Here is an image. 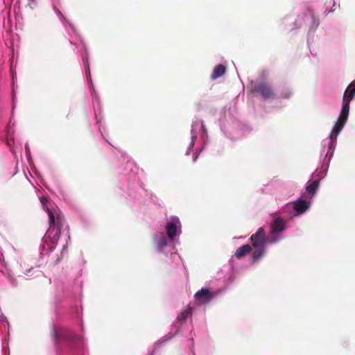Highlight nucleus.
<instances>
[{
	"mask_svg": "<svg viewBox=\"0 0 355 355\" xmlns=\"http://www.w3.org/2000/svg\"><path fill=\"white\" fill-rule=\"evenodd\" d=\"M178 223H179V219L178 218H175L166 224V234L171 240H173L176 236Z\"/></svg>",
	"mask_w": 355,
	"mask_h": 355,
	"instance_id": "7",
	"label": "nucleus"
},
{
	"mask_svg": "<svg viewBox=\"0 0 355 355\" xmlns=\"http://www.w3.org/2000/svg\"><path fill=\"white\" fill-rule=\"evenodd\" d=\"M167 245V239L166 236L164 234V233H160L159 234V239L157 242V248L161 250L164 247H165Z\"/></svg>",
	"mask_w": 355,
	"mask_h": 355,
	"instance_id": "14",
	"label": "nucleus"
},
{
	"mask_svg": "<svg viewBox=\"0 0 355 355\" xmlns=\"http://www.w3.org/2000/svg\"><path fill=\"white\" fill-rule=\"evenodd\" d=\"M250 240L254 248L252 258L254 261H257L265 253V245L267 239L264 229L259 227L256 233L251 236Z\"/></svg>",
	"mask_w": 355,
	"mask_h": 355,
	"instance_id": "2",
	"label": "nucleus"
},
{
	"mask_svg": "<svg viewBox=\"0 0 355 355\" xmlns=\"http://www.w3.org/2000/svg\"><path fill=\"white\" fill-rule=\"evenodd\" d=\"M320 185V180H315L306 187V193L311 198L317 192Z\"/></svg>",
	"mask_w": 355,
	"mask_h": 355,
	"instance_id": "12",
	"label": "nucleus"
},
{
	"mask_svg": "<svg viewBox=\"0 0 355 355\" xmlns=\"http://www.w3.org/2000/svg\"><path fill=\"white\" fill-rule=\"evenodd\" d=\"M47 214L49 220V227L46 232L44 240L47 243L48 240L51 243L49 248H54L58 241L60 235L61 230L65 223L64 216L58 211L51 210L47 208Z\"/></svg>",
	"mask_w": 355,
	"mask_h": 355,
	"instance_id": "1",
	"label": "nucleus"
},
{
	"mask_svg": "<svg viewBox=\"0 0 355 355\" xmlns=\"http://www.w3.org/2000/svg\"><path fill=\"white\" fill-rule=\"evenodd\" d=\"M355 81L352 82L346 89L343 98V106L340 113L339 118L338 120L347 122L349 111V103L353 99L355 95Z\"/></svg>",
	"mask_w": 355,
	"mask_h": 355,
	"instance_id": "3",
	"label": "nucleus"
},
{
	"mask_svg": "<svg viewBox=\"0 0 355 355\" xmlns=\"http://www.w3.org/2000/svg\"><path fill=\"white\" fill-rule=\"evenodd\" d=\"M251 91L266 100L274 99L276 97L274 89L271 85L267 82L262 81L254 84Z\"/></svg>",
	"mask_w": 355,
	"mask_h": 355,
	"instance_id": "4",
	"label": "nucleus"
},
{
	"mask_svg": "<svg viewBox=\"0 0 355 355\" xmlns=\"http://www.w3.org/2000/svg\"><path fill=\"white\" fill-rule=\"evenodd\" d=\"M189 313H190V309H184L180 313V314L178 315L177 320L179 321L184 322L187 320Z\"/></svg>",
	"mask_w": 355,
	"mask_h": 355,
	"instance_id": "15",
	"label": "nucleus"
},
{
	"mask_svg": "<svg viewBox=\"0 0 355 355\" xmlns=\"http://www.w3.org/2000/svg\"><path fill=\"white\" fill-rule=\"evenodd\" d=\"M309 206L308 202L302 199H298L293 203V208L298 213H304L309 208Z\"/></svg>",
	"mask_w": 355,
	"mask_h": 355,
	"instance_id": "10",
	"label": "nucleus"
},
{
	"mask_svg": "<svg viewBox=\"0 0 355 355\" xmlns=\"http://www.w3.org/2000/svg\"><path fill=\"white\" fill-rule=\"evenodd\" d=\"M311 19L313 21V24L311 25V28L315 29L319 25V20L318 18L314 16L313 15H311Z\"/></svg>",
	"mask_w": 355,
	"mask_h": 355,
	"instance_id": "17",
	"label": "nucleus"
},
{
	"mask_svg": "<svg viewBox=\"0 0 355 355\" xmlns=\"http://www.w3.org/2000/svg\"><path fill=\"white\" fill-rule=\"evenodd\" d=\"M291 95V92H286L284 94H283V97L284 98H289Z\"/></svg>",
	"mask_w": 355,
	"mask_h": 355,
	"instance_id": "18",
	"label": "nucleus"
},
{
	"mask_svg": "<svg viewBox=\"0 0 355 355\" xmlns=\"http://www.w3.org/2000/svg\"><path fill=\"white\" fill-rule=\"evenodd\" d=\"M251 250L252 246L249 244H245L239 247L235 252L234 255L236 258L241 259L250 253Z\"/></svg>",
	"mask_w": 355,
	"mask_h": 355,
	"instance_id": "11",
	"label": "nucleus"
},
{
	"mask_svg": "<svg viewBox=\"0 0 355 355\" xmlns=\"http://www.w3.org/2000/svg\"><path fill=\"white\" fill-rule=\"evenodd\" d=\"M52 336L55 343L60 342H73L78 337L70 330L63 327H55L53 329Z\"/></svg>",
	"mask_w": 355,
	"mask_h": 355,
	"instance_id": "5",
	"label": "nucleus"
},
{
	"mask_svg": "<svg viewBox=\"0 0 355 355\" xmlns=\"http://www.w3.org/2000/svg\"><path fill=\"white\" fill-rule=\"evenodd\" d=\"M270 227L272 234L282 232L285 229V223L282 218L278 217L271 223Z\"/></svg>",
	"mask_w": 355,
	"mask_h": 355,
	"instance_id": "8",
	"label": "nucleus"
},
{
	"mask_svg": "<svg viewBox=\"0 0 355 355\" xmlns=\"http://www.w3.org/2000/svg\"><path fill=\"white\" fill-rule=\"evenodd\" d=\"M33 271V268H30L29 269L26 270L25 272H24V275H26V276H32L33 275L35 272H37V274H35V277H37L40 275V274L41 273V271L40 270H37L34 272H33V274L31 275H29L30 273H31Z\"/></svg>",
	"mask_w": 355,
	"mask_h": 355,
	"instance_id": "16",
	"label": "nucleus"
},
{
	"mask_svg": "<svg viewBox=\"0 0 355 355\" xmlns=\"http://www.w3.org/2000/svg\"><path fill=\"white\" fill-rule=\"evenodd\" d=\"M226 71V68L223 64H218L217 65L211 74V78L212 79H216L220 76H222Z\"/></svg>",
	"mask_w": 355,
	"mask_h": 355,
	"instance_id": "13",
	"label": "nucleus"
},
{
	"mask_svg": "<svg viewBox=\"0 0 355 355\" xmlns=\"http://www.w3.org/2000/svg\"><path fill=\"white\" fill-rule=\"evenodd\" d=\"M277 241H278V239H272V240L270 241V242H271V243H275V242H277Z\"/></svg>",
	"mask_w": 355,
	"mask_h": 355,
	"instance_id": "19",
	"label": "nucleus"
},
{
	"mask_svg": "<svg viewBox=\"0 0 355 355\" xmlns=\"http://www.w3.org/2000/svg\"><path fill=\"white\" fill-rule=\"evenodd\" d=\"M194 297L198 302L207 304L214 297V294L209 288H202L196 293Z\"/></svg>",
	"mask_w": 355,
	"mask_h": 355,
	"instance_id": "6",
	"label": "nucleus"
},
{
	"mask_svg": "<svg viewBox=\"0 0 355 355\" xmlns=\"http://www.w3.org/2000/svg\"><path fill=\"white\" fill-rule=\"evenodd\" d=\"M345 123H345L343 121L337 120L336 123H335V125L332 129L331 133L330 135V139L331 141H333L334 139L336 140L337 139V137L338 136L340 131L344 128Z\"/></svg>",
	"mask_w": 355,
	"mask_h": 355,
	"instance_id": "9",
	"label": "nucleus"
}]
</instances>
